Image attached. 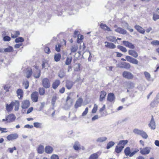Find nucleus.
Here are the masks:
<instances>
[{"instance_id":"nucleus-1","label":"nucleus","mask_w":159,"mask_h":159,"mask_svg":"<svg viewBox=\"0 0 159 159\" xmlns=\"http://www.w3.org/2000/svg\"><path fill=\"white\" fill-rule=\"evenodd\" d=\"M42 83L43 86L46 88H49L51 86V83L49 80L47 78H42Z\"/></svg>"},{"instance_id":"nucleus-2","label":"nucleus","mask_w":159,"mask_h":159,"mask_svg":"<svg viewBox=\"0 0 159 159\" xmlns=\"http://www.w3.org/2000/svg\"><path fill=\"white\" fill-rule=\"evenodd\" d=\"M125 59H125L123 58H122L121 60L123 61H125L126 60L134 64L137 65L139 61L137 59L130 56H126Z\"/></svg>"},{"instance_id":"nucleus-3","label":"nucleus","mask_w":159,"mask_h":159,"mask_svg":"<svg viewBox=\"0 0 159 159\" xmlns=\"http://www.w3.org/2000/svg\"><path fill=\"white\" fill-rule=\"evenodd\" d=\"M122 76L125 78L128 79H132L134 77V75L133 74L128 71H124L123 72Z\"/></svg>"},{"instance_id":"nucleus-4","label":"nucleus","mask_w":159,"mask_h":159,"mask_svg":"<svg viewBox=\"0 0 159 159\" xmlns=\"http://www.w3.org/2000/svg\"><path fill=\"white\" fill-rule=\"evenodd\" d=\"M31 97L33 102H37L38 101L39 97L38 93L36 91L33 92L31 94Z\"/></svg>"},{"instance_id":"nucleus-5","label":"nucleus","mask_w":159,"mask_h":159,"mask_svg":"<svg viewBox=\"0 0 159 159\" xmlns=\"http://www.w3.org/2000/svg\"><path fill=\"white\" fill-rule=\"evenodd\" d=\"M115 97L113 93H109L108 94L107 100L110 102H114L115 101Z\"/></svg>"},{"instance_id":"nucleus-6","label":"nucleus","mask_w":159,"mask_h":159,"mask_svg":"<svg viewBox=\"0 0 159 159\" xmlns=\"http://www.w3.org/2000/svg\"><path fill=\"white\" fill-rule=\"evenodd\" d=\"M123 44L126 47L129 48L134 49L135 47L134 44L129 41H123Z\"/></svg>"},{"instance_id":"nucleus-7","label":"nucleus","mask_w":159,"mask_h":159,"mask_svg":"<svg viewBox=\"0 0 159 159\" xmlns=\"http://www.w3.org/2000/svg\"><path fill=\"white\" fill-rule=\"evenodd\" d=\"M151 148L146 147L143 149H140V152L142 155H147L149 154L150 152Z\"/></svg>"},{"instance_id":"nucleus-8","label":"nucleus","mask_w":159,"mask_h":159,"mask_svg":"<svg viewBox=\"0 0 159 159\" xmlns=\"http://www.w3.org/2000/svg\"><path fill=\"white\" fill-rule=\"evenodd\" d=\"M74 93H70L67 97L66 100V102H67L69 101L70 103V104L72 105L73 101L74 99Z\"/></svg>"},{"instance_id":"nucleus-9","label":"nucleus","mask_w":159,"mask_h":159,"mask_svg":"<svg viewBox=\"0 0 159 159\" xmlns=\"http://www.w3.org/2000/svg\"><path fill=\"white\" fill-rule=\"evenodd\" d=\"M18 136V135L16 133L11 134L7 136V139L9 141H12L16 139Z\"/></svg>"},{"instance_id":"nucleus-10","label":"nucleus","mask_w":159,"mask_h":159,"mask_svg":"<svg viewBox=\"0 0 159 159\" xmlns=\"http://www.w3.org/2000/svg\"><path fill=\"white\" fill-rule=\"evenodd\" d=\"M15 116L13 114L8 115L6 118V120L7 122H10L14 121L16 119Z\"/></svg>"},{"instance_id":"nucleus-11","label":"nucleus","mask_w":159,"mask_h":159,"mask_svg":"<svg viewBox=\"0 0 159 159\" xmlns=\"http://www.w3.org/2000/svg\"><path fill=\"white\" fill-rule=\"evenodd\" d=\"M148 126L151 129H154L156 128L155 123L152 116V118L150 122L148 124Z\"/></svg>"},{"instance_id":"nucleus-12","label":"nucleus","mask_w":159,"mask_h":159,"mask_svg":"<svg viewBox=\"0 0 159 159\" xmlns=\"http://www.w3.org/2000/svg\"><path fill=\"white\" fill-rule=\"evenodd\" d=\"M128 52L129 55L134 58H137L138 56V53L134 50H129L128 51Z\"/></svg>"},{"instance_id":"nucleus-13","label":"nucleus","mask_w":159,"mask_h":159,"mask_svg":"<svg viewBox=\"0 0 159 159\" xmlns=\"http://www.w3.org/2000/svg\"><path fill=\"white\" fill-rule=\"evenodd\" d=\"M30 106V103L29 100H25L22 102L21 107L22 109H27Z\"/></svg>"},{"instance_id":"nucleus-14","label":"nucleus","mask_w":159,"mask_h":159,"mask_svg":"<svg viewBox=\"0 0 159 159\" xmlns=\"http://www.w3.org/2000/svg\"><path fill=\"white\" fill-rule=\"evenodd\" d=\"M83 100L81 98H79L76 102L75 105V108H77L79 107H80L82 105V104L83 102Z\"/></svg>"},{"instance_id":"nucleus-15","label":"nucleus","mask_w":159,"mask_h":159,"mask_svg":"<svg viewBox=\"0 0 159 159\" xmlns=\"http://www.w3.org/2000/svg\"><path fill=\"white\" fill-rule=\"evenodd\" d=\"M115 31L118 33L123 34H125L127 33V31L125 30L120 27L117 28L115 30Z\"/></svg>"},{"instance_id":"nucleus-16","label":"nucleus","mask_w":159,"mask_h":159,"mask_svg":"<svg viewBox=\"0 0 159 159\" xmlns=\"http://www.w3.org/2000/svg\"><path fill=\"white\" fill-rule=\"evenodd\" d=\"M45 151L47 154H51L53 151V148L50 146H47L45 148Z\"/></svg>"},{"instance_id":"nucleus-17","label":"nucleus","mask_w":159,"mask_h":159,"mask_svg":"<svg viewBox=\"0 0 159 159\" xmlns=\"http://www.w3.org/2000/svg\"><path fill=\"white\" fill-rule=\"evenodd\" d=\"M105 44H107L105 45V47L109 48L114 49L116 47V46L112 43L105 42Z\"/></svg>"},{"instance_id":"nucleus-18","label":"nucleus","mask_w":159,"mask_h":159,"mask_svg":"<svg viewBox=\"0 0 159 159\" xmlns=\"http://www.w3.org/2000/svg\"><path fill=\"white\" fill-rule=\"evenodd\" d=\"M37 150L38 153L40 154H42L44 151V146L40 144L37 148Z\"/></svg>"},{"instance_id":"nucleus-19","label":"nucleus","mask_w":159,"mask_h":159,"mask_svg":"<svg viewBox=\"0 0 159 159\" xmlns=\"http://www.w3.org/2000/svg\"><path fill=\"white\" fill-rule=\"evenodd\" d=\"M106 95L107 93L105 91H101L100 93V101H102L105 99Z\"/></svg>"},{"instance_id":"nucleus-20","label":"nucleus","mask_w":159,"mask_h":159,"mask_svg":"<svg viewBox=\"0 0 159 159\" xmlns=\"http://www.w3.org/2000/svg\"><path fill=\"white\" fill-rule=\"evenodd\" d=\"M134 27L135 29L139 32L140 33L142 34H144L145 33V30L143 29L142 27L138 25H136Z\"/></svg>"},{"instance_id":"nucleus-21","label":"nucleus","mask_w":159,"mask_h":159,"mask_svg":"<svg viewBox=\"0 0 159 159\" xmlns=\"http://www.w3.org/2000/svg\"><path fill=\"white\" fill-rule=\"evenodd\" d=\"M60 82L59 80L55 81L52 84V87L54 89H56L60 85Z\"/></svg>"},{"instance_id":"nucleus-22","label":"nucleus","mask_w":159,"mask_h":159,"mask_svg":"<svg viewBox=\"0 0 159 159\" xmlns=\"http://www.w3.org/2000/svg\"><path fill=\"white\" fill-rule=\"evenodd\" d=\"M16 93L19 98L21 99L23 95V92L22 90L20 89H18L16 91Z\"/></svg>"},{"instance_id":"nucleus-23","label":"nucleus","mask_w":159,"mask_h":159,"mask_svg":"<svg viewBox=\"0 0 159 159\" xmlns=\"http://www.w3.org/2000/svg\"><path fill=\"white\" fill-rule=\"evenodd\" d=\"M124 147L123 146L117 145L116 146L115 151L117 153H120L121 152L123 149Z\"/></svg>"},{"instance_id":"nucleus-24","label":"nucleus","mask_w":159,"mask_h":159,"mask_svg":"<svg viewBox=\"0 0 159 159\" xmlns=\"http://www.w3.org/2000/svg\"><path fill=\"white\" fill-rule=\"evenodd\" d=\"M100 26L102 29H103L105 31H111V29L105 24H103L101 23L100 25Z\"/></svg>"},{"instance_id":"nucleus-25","label":"nucleus","mask_w":159,"mask_h":159,"mask_svg":"<svg viewBox=\"0 0 159 159\" xmlns=\"http://www.w3.org/2000/svg\"><path fill=\"white\" fill-rule=\"evenodd\" d=\"M13 102V106H15V111H17L18 110L19 107V102L18 101L15 100L14 102Z\"/></svg>"},{"instance_id":"nucleus-26","label":"nucleus","mask_w":159,"mask_h":159,"mask_svg":"<svg viewBox=\"0 0 159 159\" xmlns=\"http://www.w3.org/2000/svg\"><path fill=\"white\" fill-rule=\"evenodd\" d=\"M73 84L72 81L70 80H67L66 81V86L68 89H70L72 88Z\"/></svg>"},{"instance_id":"nucleus-27","label":"nucleus","mask_w":159,"mask_h":159,"mask_svg":"<svg viewBox=\"0 0 159 159\" xmlns=\"http://www.w3.org/2000/svg\"><path fill=\"white\" fill-rule=\"evenodd\" d=\"M13 102H11L10 104H6V109L7 111H10L13 109Z\"/></svg>"},{"instance_id":"nucleus-28","label":"nucleus","mask_w":159,"mask_h":159,"mask_svg":"<svg viewBox=\"0 0 159 159\" xmlns=\"http://www.w3.org/2000/svg\"><path fill=\"white\" fill-rule=\"evenodd\" d=\"M158 99L156 98L150 104V106L152 107H154L156 106L157 104L159 102V101H158Z\"/></svg>"},{"instance_id":"nucleus-29","label":"nucleus","mask_w":159,"mask_h":159,"mask_svg":"<svg viewBox=\"0 0 159 159\" xmlns=\"http://www.w3.org/2000/svg\"><path fill=\"white\" fill-rule=\"evenodd\" d=\"M121 64L123 65V66H119L120 68L129 69L130 67V65L129 63L123 62Z\"/></svg>"},{"instance_id":"nucleus-30","label":"nucleus","mask_w":159,"mask_h":159,"mask_svg":"<svg viewBox=\"0 0 159 159\" xmlns=\"http://www.w3.org/2000/svg\"><path fill=\"white\" fill-rule=\"evenodd\" d=\"M107 139V138L106 137H100L96 139V141L98 143H102L105 141Z\"/></svg>"},{"instance_id":"nucleus-31","label":"nucleus","mask_w":159,"mask_h":159,"mask_svg":"<svg viewBox=\"0 0 159 159\" xmlns=\"http://www.w3.org/2000/svg\"><path fill=\"white\" fill-rule=\"evenodd\" d=\"M74 149L76 151H77L80 149V144L79 143L78 141H76L73 146Z\"/></svg>"},{"instance_id":"nucleus-32","label":"nucleus","mask_w":159,"mask_h":159,"mask_svg":"<svg viewBox=\"0 0 159 159\" xmlns=\"http://www.w3.org/2000/svg\"><path fill=\"white\" fill-rule=\"evenodd\" d=\"M20 34L19 31H14L12 33H11V37L12 38L15 39L17 38Z\"/></svg>"},{"instance_id":"nucleus-33","label":"nucleus","mask_w":159,"mask_h":159,"mask_svg":"<svg viewBox=\"0 0 159 159\" xmlns=\"http://www.w3.org/2000/svg\"><path fill=\"white\" fill-rule=\"evenodd\" d=\"M107 39L108 41L112 42H114L115 41H116L117 40L116 37L111 36L107 37Z\"/></svg>"},{"instance_id":"nucleus-34","label":"nucleus","mask_w":159,"mask_h":159,"mask_svg":"<svg viewBox=\"0 0 159 159\" xmlns=\"http://www.w3.org/2000/svg\"><path fill=\"white\" fill-rule=\"evenodd\" d=\"M65 75V73L63 70H61L58 73L59 77L61 78H63Z\"/></svg>"},{"instance_id":"nucleus-35","label":"nucleus","mask_w":159,"mask_h":159,"mask_svg":"<svg viewBox=\"0 0 159 159\" xmlns=\"http://www.w3.org/2000/svg\"><path fill=\"white\" fill-rule=\"evenodd\" d=\"M128 142L127 140H121L119 141L118 143V145L123 146L125 145Z\"/></svg>"},{"instance_id":"nucleus-36","label":"nucleus","mask_w":159,"mask_h":159,"mask_svg":"<svg viewBox=\"0 0 159 159\" xmlns=\"http://www.w3.org/2000/svg\"><path fill=\"white\" fill-rule=\"evenodd\" d=\"M72 58L71 57H67L66 61L65 64L67 65L70 64L72 61Z\"/></svg>"},{"instance_id":"nucleus-37","label":"nucleus","mask_w":159,"mask_h":159,"mask_svg":"<svg viewBox=\"0 0 159 159\" xmlns=\"http://www.w3.org/2000/svg\"><path fill=\"white\" fill-rule=\"evenodd\" d=\"M78 49V47L77 45H74L72 46L71 51L72 52H76Z\"/></svg>"},{"instance_id":"nucleus-38","label":"nucleus","mask_w":159,"mask_h":159,"mask_svg":"<svg viewBox=\"0 0 159 159\" xmlns=\"http://www.w3.org/2000/svg\"><path fill=\"white\" fill-rule=\"evenodd\" d=\"M144 75L146 79L148 81H150L151 75L150 74L147 72H144Z\"/></svg>"},{"instance_id":"nucleus-39","label":"nucleus","mask_w":159,"mask_h":159,"mask_svg":"<svg viewBox=\"0 0 159 159\" xmlns=\"http://www.w3.org/2000/svg\"><path fill=\"white\" fill-rule=\"evenodd\" d=\"M61 57V55L60 53L56 54L54 56V59L56 61H59Z\"/></svg>"},{"instance_id":"nucleus-40","label":"nucleus","mask_w":159,"mask_h":159,"mask_svg":"<svg viewBox=\"0 0 159 159\" xmlns=\"http://www.w3.org/2000/svg\"><path fill=\"white\" fill-rule=\"evenodd\" d=\"M115 143L112 141L109 142L107 144V148L109 149L114 145Z\"/></svg>"},{"instance_id":"nucleus-41","label":"nucleus","mask_w":159,"mask_h":159,"mask_svg":"<svg viewBox=\"0 0 159 159\" xmlns=\"http://www.w3.org/2000/svg\"><path fill=\"white\" fill-rule=\"evenodd\" d=\"M140 135L144 139H147L148 137V135L143 130H142Z\"/></svg>"},{"instance_id":"nucleus-42","label":"nucleus","mask_w":159,"mask_h":159,"mask_svg":"<svg viewBox=\"0 0 159 159\" xmlns=\"http://www.w3.org/2000/svg\"><path fill=\"white\" fill-rule=\"evenodd\" d=\"M117 48L123 52H127V49L123 46L118 45L117 46Z\"/></svg>"},{"instance_id":"nucleus-43","label":"nucleus","mask_w":159,"mask_h":159,"mask_svg":"<svg viewBox=\"0 0 159 159\" xmlns=\"http://www.w3.org/2000/svg\"><path fill=\"white\" fill-rule=\"evenodd\" d=\"M143 130H140L138 129H135L133 130V132L136 134L140 135Z\"/></svg>"},{"instance_id":"nucleus-44","label":"nucleus","mask_w":159,"mask_h":159,"mask_svg":"<svg viewBox=\"0 0 159 159\" xmlns=\"http://www.w3.org/2000/svg\"><path fill=\"white\" fill-rule=\"evenodd\" d=\"M98 156L97 153H95L92 154L89 159H97L98 158Z\"/></svg>"},{"instance_id":"nucleus-45","label":"nucleus","mask_w":159,"mask_h":159,"mask_svg":"<svg viewBox=\"0 0 159 159\" xmlns=\"http://www.w3.org/2000/svg\"><path fill=\"white\" fill-rule=\"evenodd\" d=\"M134 87V85L133 83L130 82L128 83L127 87L128 89H133Z\"/></svg>"},{"instance_id":"nucleus-46","label":"nucleus","mask_w":159,"mask_h":159,"mask_svg":"<svg viewBox=\"0 0 159 159\" xmlns=\"http://www.w3.org/2000/svg\"><path fill=\"white\" fill-rule=\"evenodd\" d=\"M45 89L43 88H40L39 89V93L41 95H43L45 94Z\"/></svg>"},{"instance_id":"nucleus-47","label":"nucleus","mask_w":159,"mask_h":159,"mask_svg":"<svg viewBox=\"0 0 159 159\" xmlns=\"http://www.w3.org/2000/svg\"><path fill=\"white\" fill-rule=\"evenodd\" d=\"M124 152H125V155L126 156H129L130 153L129 147H127L125 149Z\"/></svg>"},{"instance_id":"nucleus-48","label":"nucleus","mask_w":159,"mask_h":159,"mask_svg":"<svg viewBox=\"0 0 159 159\" xmlns=\"http://www.w3.org/2000/svg\"><path fill=\"white\" fill-rule=\"evenodd\" d=\"M24 41V39L21 37L17 38L15 40V42L16 43H18L19 42H22Z\"/></svg>"},{"instance_id":"nucleus-49","label":"nucleus","mask_w":159,"mask_h":159,"mask_svg":"<svg viewBox=\"0 0 159 159\" xmlns=\"http://www.w3.org/2000/svg\"><path fill=\"white\" fill-rule=\"evenodd\" d=\"M13 48L11 46H10L8 48L4 49V51L5 52H11L13 51Z\"/></svg>"},{"instance_id":"nucleus-50","label":"nucleus","mask_w":159,"mask_h":159,"mask_svg":"<svg viewBox=\"0 0 159 159\" xmlns=\"http://www.w3.org/2000/svg\"><path fill=\"white\" fill-rule=\"evenodd\" d=\"M32 72L31 69L28 70L26 72V77L28 78H30L32 75Z\"/></svg>"},{"instance_id":"nucleus-51","label":"nucleus","mask_w":159,"mask_h":159,"mask_svg":"<svg viewBox=\"0 0 159 159\" xmlns=\"http://www.w3.org/2000/svg\"><path fill=\"white\" fill-rule=\"evenodd\" d=\"M42 124L39 122H34V126L36 128L41 127Z\"/></svg>"},{"instance_id":"nucleus-52","label":"nucleus","mask_w":159,"mask_h":159,"mask_svg":"<svg viewBox=\"0 0 159 159\" xmlns=\"http://www.w3.org/2000/svg\"><path fill=\"white\" fill-rule=\"evenodd\" d=\"M151 43L153 45L158 46L159 45V41L157 40H154L151 42Z\"/></svg>"},{"instance_id":"nucleus-53","label":"nucleus","mask_w":159,"mask_h":159,"mask_svg":"<svg viewBox=\"0 0 159 159\" xmlns=\"http://www.w3.org/2000/svg\"><path fill=\"white\" fill-rule=\"evenodd\" d=\"M97 108H98L97 105L96 104H94V105L93 108V109L92 111V113H95L97 111Z\"/></svg>"},{"instance_id":"nucleus-54","label":"nucleus","mask_w":159,"mask_h":159,"mask_svg":"<svg viewBox=\"0 0 159 159\" xmlns=\"http://www.w3.org/2000/svg\"><path fill=\"white\" fill-rule=\"evenodd\" d=\"M11 38L9 36H4L3 40L4 41H9L11 40Z\"/></svg>"},{"instance_id":"nucleus-55","label":"nucleus","mask_w":159,"mask_h":159,"mask_svg":"<svg viewBox=\"0 0 159 159\" xmlns=\"http://www.w3.org/2000/svg\"><path fill=\"white\" fill-rule=\"evenodd\" d=\"M23 85L25 89H27L29 86V82L28 81H26L23 83Z\"/></svg>"},{"instance_id":"nucleus-56","label":"nucleus","mask_w":159,"mask_h":159,"mask_svg":"<svg viewBox=\"0 0 159 159\" xmlns=\"http://www.w3.org/2000/svg\"><path fill=\"white\" fill-rule=\"evenodd\" d=\"M159 19V15L157 14H154L153 15V19L154 21H156Z\"/></svg>"},{"instance_id":"nucleus-57","label":"nucleus","mask_w":159,"mask_h":159,"mask_svg":"<svg viewBox=\"0 0 159 159\" xmlns=\"http://www.w3.org/2000/svg\"><path fill=\"white\" fill-rule=\"evenodd\" d=\"M88 110H89V109L88 107L86 108L84 111L82 113V116H86L88 112Z\"/></svg>"},{"instance_id":"nucleus-58","label":"nucleus","mask_w":159,"mask_h":159,"mask_svg":"<svg viewBox=\"0 0 159 159\" xmlns=\"http://www.w3.org/2000/svg\"><path fill=\"white\" fill-rule=\"evenodd\" d=\"M83 39V36L82 35H79L78 36L77 43H80V40H82Z\"/></svg>"},{"instance_id":"nucleus-59","label":"nucleus","mask_w":159,"mask_h":159,"mask_svg":"<svg viewBox=\"0 0 159 159\" xmlns=\"http://www.w3.org/2000/svg\"><path fill=\"white\" fill-rule=\"evenodd\" d=\"M60 47L61 45L59 44L56 45L55 47L56 50L58 52H60L61 50Z\"/></svg>"},{"instance_id":"nucleus-60","label":"nucleus","mask_w":159,"mask_h":159,"mask_svg":"<svg viewBox=\"0 0 159 159\" xmlns=\"http://www.w3.org/2000/svg\"><path fill=\"white\" fill-rule=\"evenodd\" d=\"M51 159H59V158L57 155L54 154L51 156Z\"/></svg>"},{"instance_id":"nucleus-61","label":"nucleus","mask_w":159,"mask_h":159,"mask_svg":"<svg viewBox=\"0 0 159 159\" xmlns=\"http://www.w3.org/2000/svg\"><path fill=\"white\" fill-rule=\"evenodd\" d=\"M44 51L46 53L48 54H49L50 52V49L48 47H45L44 48Z\"/></svg>"},{"instance_id":"nucleus-62","label":"nucleus","mask_w":159,"mask_h":159,"mask_svg":"<svg viewBox=\"0 0 159 159\" xmlns=\"http://www.w3.org/2000/svg\"><path fill=\"white\" fill-rule=\"evenodd\" d=\"M9 152L10 153H12L13 152L14 150H16V148L15 147H14L13 148H9L8 149Z\"/></svg>"},{"instance_id":"nucleus-63","label":"nucleus","mask_w":159,"mask_h":159,"mask_svg":"<svg viewBox=\"0 0 159 159\" xmlns=\"http://www.w3.org/2000/svg\"><path fill=\"white\" fill-rule=\"evenodd\" d=\"M41 71L39 70L38 74L37 75L34 74V76L35 78H38L41 75Z\"/></svg>"},{"instance_id":"nucleus-64","label":"nucleus","mask_w":159,"mask_h":159,"mask_svg":"<svg viewBox=\"0 0 159 159\" xmlns=\"http://www.w3.org/2000/svg\"><path fill=\"white\" fill-rule=\"evenodd\" d=\"M24 127L28 129H31L33 127V125H29L27 124L24 126Z\"/></svg>"}]
</instances>
